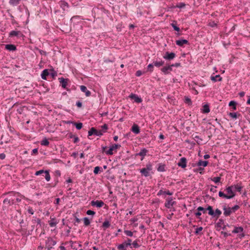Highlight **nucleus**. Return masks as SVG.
I'll return each instance as SVG.
<instances>
[{"label":"nucleus","instance_id":"f257e3e1","mask_svg":"<svg viewBox=\"0 0 250 250\" xmlns=\"http://www.w3.org/2000/svg\"><path fill=\"white\" fill-rule=\"evenodd\" d=\"M233 185L226 187L225 190L228 193V195L226 194L224 192L220 191L218 195L220 197L224 198L227 199H230L233 198L235 196V193L233 191Z\"/></svg>","mask_w":250,"mask_h":250},{"label":"nucleus","instance_id":"f03ea898","mask_svg":"<svg viewBox=\"0 0 250 250\" xmlns=\"http://www.w3.org/2000/svg\"><path fill=\"white\" fill-rule=\"evenodd\" d=\"M152 170V165L150 162H148L146 165V167L140 169V173L142 176L147 177L153 174Z\"/></svg>","mask_w":250,"mask_h":250},{"label":"nucleus","instance_id":"7ed1b4c3","mask_svg":"<svg viewBox=\"0 0 250 250\" xmlns=\"http://www.w3.org/2000/svg\"><path fill=\"white\" fill-rule=\"evenodd\" d=\"M51 76L53 79H55L57 76V73L54 69H45L42 71L41 75V78L44 80H47V76Z\"/></svg>","mask_w":250,"mask_h":250},{"label":"nucleus","instance_id":"20e7f679","mask_svg":"<svg viewBox=\"0 0 250 250\" xmlns=\"http://www.w3.org/2000/svg\"><path fill=\"white\" fill-rule=\"evenodd\" d=\"M93 135L101 137L103 135V132L101 130H98L94 127H91L88 131V136H90Z\"/></svg>","mask_w":250,"mask_h":250},{"label":"nucleus","instance_id":"39448f33","mask_svg":"<svg viewBox=\"0 0 250 250\" xmlns=\"http://www.w3.org/2000/svg\"><path fill=\"white\" fill-rule=\"evenodd\" d=\"M31 230H27L26 229H21L19 230V232L21 233V235L23 236H28L29 235H31L32 234V232L35 229V226L32 225Z\"/></svg>","mask_w":250,"mask_h":250},{"label":"nucleus","instance_id":"423d86ee","mask_svg":"<svg viewBox=\"0 0 250 250\" xmlns=\"http://www.w3.org/2000/svg\"><path fill=\"white\" fill-rule=\"evenodd\" d=\"M176 203L175 201H173L172 197H169L166 199L165 207L167 208H171Z\"/></svg>","mask_w":250,"mask_h":250},{"label":"nucleus","instance_id":"0eeeda50","mask_svg":"<svg viewBox=\"0 0 250 250\" xmlns=\"http://www.w3.org/2000/svg\"><path fill=\"white\" fill-rule=\"evenodd\" d=\"M83 19H84L83 18L82 16L76 15V16H73L70 19V21L71 23L73 22V25H75L78 24L80 23V22L81 21V20H83Z\"/></svg>","mask_w":250,"mask_h":250},{"label":"nucleus","instance_id":"6e6552de","mask_svg":"<svg viewBox=\"0 0 250 250\" xmlns=\"http://www.w3.org/2000/svg\"><path fill=\"white\" fill-rule=\"evenodd\" d=\"M23 36L21 31L19 30H12L9 33V37L10 38L16 37L18 38H20Z\"/></svg>","mask_w":250,"mask_h":250},{"label":"nucleus","instance_id":"1a4fd4ad","mask_svg":"<svg viewBox=\"0 0 250 250\" xmlns=\"http://www.w3.org/2000/svg\"><path fill=\"white\" fill-rule=\"evenodd\" d=\"M60 83V86H62L63 89H66L68 83L70 81L68 78H64L63 77L59 78L58 79Z\"/></svg>","mask_w":250,"mask_h":250},{"label":"nucleus","instance_id":"9d476101","mask_svg":"<svg viewBox=\"0 0 250 250\" xmlns=\"http://www.w3.org/2000/svg\"><path fill=\"white\" fill-rule=\"evenodd\" d=\"M176 57V54L174 52H166L163 56V58L167 61H171L174 59Z\"/></svg>","mask_w":250,"mask_h":250},{"label":"nucleus","instance_id":"9b49d317","mask_svg":"<svg viewBox=\"0 0 250 250\" xmlns=\"http://www.w3.org/2000/svg\"><path fill=\"white\" fill-rule=\"evenodd\" d=\"M161 71L165 75H167L170 74V72L172 71V67L170 64L167 63L166 66L161 69Z\"/></svg>","mask_w":250,"mask_h":250},{"label":"nucleus","instance_id":"f8f14e48","mask_svg":"<svg viewBox=\"0 0 250 250\" xmlns=\"http://www.w3.org/2000/svg\"><path fill=\"white\" fill-rule=\"evenodd\" d=\"M121 147V145L119 144H114L109 147L108 150L105 151L106 154L108 155H111L113 154V151Z\"/></svg>","mask_w":250,"mask_h":250},{"label":"nucleus","instance_id":"ddd939ff","mask_svg":"<svg viewBox=\"0 0 250 250\" xmlns=\"http://www.w3.org/2000/svg\"><path fill=\"white\" fill-rule=\"evenodd\" d=\"M128 97L131 100H133L136 103H141L143 101L142 99L135 94L131 93Z\"/></svg>","mask_w":250,"mask_h":250},{"label":"nucleus","instance_id":"4468645a","mask_svg":"<svg viewBox=\"0 0 250 250\" xmlns=\"http://www.w3.org/2000/svg\"><path fill=\"white\" fill-rule=\"evenodd\" d=\"M187 159L185 157L180 158L179 161L177 163V165L182 168H185L187 167Z\"/></svg>","mask_w":250,"mask_h":250},{"label":"nucleus","instance_id":"2eb2a0df","mask_svg":"<svg viewBox=\"0 0 250 250\" xmlns=\"http://www.w3.org/2000/svg\"><path fill=\"white\" fill-rule=\"evenodd\" d=\"M223 209L224 210V215L225 216H229L232 213V211L230 207H227L226 205H224L223 207Z\"/></svg>","mask_w":250,"mask_h":250},{"label":"nucleus","instance_id":"dca6fc26","mask_svg":"<svg viewBox=\"0 0 250 250\" xmlns=\"http://www.w3.org/2000/svg\"><path fill=\"white\" fill-rule=\"evenodd\" d=\"M91 205L92 206H95L97 208H100L104 206V203L102 200H93L91 202Z\"/></svg>","mask_w":250,"mask_h":250},{"label":"nucleus","instance_id":"f3484780","mask_svg":"<svg viewBox=\"0 0 250 250\" xmlns=\"http://www.w3.org/2000/svg\"><path fill=\"white\" fill-rule=\"evenodd\" d=\"M59 4H60L61 8L63 11H67L68 10V9L69 8V4L67 2H66L64 0H61L59 2Z\"/></svg>","mask_w":250,"mask_h":250},{"label":"nucleus","instance_id":"a211bd4d","mask_svg":"<svg viewBox=\"0 0 250 250\" xmlns=\"http://www.w3.org/2000/svg\"><path fill=\"white\" fill-rule=\"evenodd\" d=\"M176 44L179 46H183L184 44H188V41L186 39H180L176 40Z\"/></svg>","mask_w":250,"mask_h":250},{"label":"nucleus","instance_id":"6ab92c4d","mask_svg":"<svg viewBox=\"0 0 250 250\" xmlns=\"http://www.w3.org/2000/svg\"><path fill=\"white\" fill-rule=\"evenodd\" d=\"M4 204L12 205L15 203V201L12 197L6 198L3 201Z\"/></svg>","mask_w":250,"mask_h":250},{"label":"nucleus","instance_id":"aec40b11","mask_svg":"<svg viewBox=\"0 0 250 250\" xmlns=\"http://www.w3.org/2000/svg\"><path fill=\"white\" fill-rule=\"evenodd\" d=\"M18 10L21 12L24 11L25 13V16L27 18H28L29 17V15H30L29 11L26 7L23 6V7H22L21 6H19L18 7Z\"/></svg>","mask_w":250,"mask_h":250},{"label":"nucleus","instance_id":"412c9836","mask_svg":"<svg viewBox=\"0 0 250 250\" xmlns=\"http://www.w3.org/2000/svg\"><path fill=\"white\" fill-rule=\"evenodd\" d=\"M31 222L33 224L32 225H34L36 223L37 224V227H38V226H42V222L40 218H38L36 217L33 216Z\"/></svg>","mask_w":250,"mask_h":250},{"label":"nucleus","instance_id":"4be33fe9","mask_svg":"<svg viewBox=\"0 0 250 250\" xmlns=\"http://www.w3.org/2000/svg\"><path fill=\"white\" fill-rule=\"evenodd\" d=\"M57 244V242L54 240L51 237H49L47 238V239L45 241V244L46 245L54 246Z\"/></svg>","mask_w":250,"mask_h":250},{"label":"nucleus","instance_id":"5701e85b","mask_svg":"<svg viewBox=\"0 0 250 250\" xmlns=\"http://www.w3.org/2000/svg\"><path fill=\"white\" fill-rule=\"evenodd\" d=\"M148 152V150L145 148H144L141 150V151L137 153L136 155H139L142 157L141 160H143L145 157V156L146 155L147 152Z\"/></svg>","mask_w":250,"mask_h":250},{"label":"nucleus","instance_id":"b1692460","mask_svg":"<svg viewBox=\"0 0 250 250\" xmlns=\"http://www.w3.org/2000/svg\"><path fill=\"white\" fill-rule=\"evenodd\" d=\"M5 49L9 51H14L17 50L16 46L12 44H6L5 46Z\"/></svg>","mask_w":250,"mask_h":250},{"label":"nucleus","instance_id":"393cba45","mask_svg":"<svg viewBox=\"0 0 250 250\" xmlns=\"http://www.w3.org/2000/svg\"><path fill=\"white\" fill-rule=\"evenodd\" d=\"M81 90L85 93V96L86 97H89L91 95V92L87 90V87L84 85H81L80 86Z\"/></svg>","mask_w":250,"mask_h":250},{"label":"nucleus","instance_id":"a878e982","mask_svg":"<svg viewBox=\"0 0 250 250\" xmlns=\"http://www.w3.org/2000/svg\"><path fill=\"white\" fill-rule=\"evenodd\" d=\"M131 130L135 134H138L140 132V129L139 126L136 124H134L132 127Z\"/></svg>","mask_w":250,"mask_h":250},{"label":"nucleus","instance_id":"bb28decb","mask_svg":"<svg viewBox=\"0 0 250 250\" xmlns=\"http://www.w3.org/2000/svg\"><path fill=\"white\" fill-rule=\"evenodd\" d=\"M157 170L159 172H165L166 171V165L162 163H159L158 165Z\"/></svg>","mask_w":250,"mask_h":250},{"label":"nucleus","instance_id":"cd10ccee","mask_svg":"<svg viewBox=\"0 0 250 250\" xmlns=\"http://www.w3.org/2000/svg\"><path fill=\"white\" fill-rule=\"evenodd\" d=\"M208 164V162L207 161H203L202 160H199L198 162L197 163L196 165L198 167H207Z\"/></svg>","mask_w":250,"mask_h":250},{"label":"nucleus","instance_id":"c85d7f7f","mask_svg":"<svg viewBox=\"0 0 250 250\" xmlns=\"http://www.w3.org/2000/svg\"><path fill=\"white\" fill-rule=\"evenodd\" d=\"M244 231V229L242 227H234V229L232 231L233 233H238L243 232Z\"/></svg>","mask_w":250,"mask_h":250},{"label":"nucleus","instance_id":"c756f323","mask_svg":"<svg viewBox=\"0 0 250 250\" xmlns=\"http://www.w3.org/2000/svg\"><path fill=\"white\" fill-rule=\"evenodd\" d=\"M49 225L51 227H54L56 226L58 223V221H57L55 218L50 217V220L48 222Z\"/></svg>","mask_w":250,"mask_h":250},{"label":"nucleus","instance_id":"7c9ffc66","mask_svg":"<svg viewBox=\"0 0 250 250\" xmlns=\"http://www.w3.org/2000/svg\"><path fill=\"white\" fill-rule=\"evenodd\" d=\"M210 112L209 106L208 104H205L203 106L202 112L203 113H208Z\"/></svg>","mask_w":250,"mask_h":250},{"label":"nucleus","instance_id":"2f4dec72","mask_svg":"<svg viewBox=\"0 0 250 250\" xmlns=\"http://www.w3.org/2000/svg\"><path fill=\"white\" fill-rule=\"evenodd\" d=\"M210 79L213 82H220L222 81V77L220 76V75H216L215 76H211L210 77Z\"/></svg>","mask_w":250,"mask_h":250},{"label":"nucleus","instance_id":"473e14b6","mask_svg":"<svg viewBox=\"0 0 250 250\" xmlns=\"http://www.w3.org/2000/svg\"><path fill=\"white\" fill-rule=\"evenodd\" d=\"M172 192H170L169 190L163 191L162 189L160 190L157 193L158 196H160L163 194H166L168 195H172Z\"/></svg>","mask_w":250,"mask_h":250},{"label":"nucleus","instance_id":"72a5a7b5","mask_svg":"<svg viewBox=\"0 0 250 250\" xmlns=\"http://www.w3.org/2000/svg\"><path fill=\"white\" fill-rule=\"evenodd\" d=\"M132 240L130 238H127L126 240L124 241L123 242V244H124L125 246L127 248L128 247L131 248V244Z\"/></svg>","mask_w":250,"mask_h":250},{"label":"nucleus","instance_id":"f704fd0d","mask_svg":"<svg viewBox=\"0 0 250 250\" xmlns=\"http://www.w3.org/2000/svg\"><path fill=\"white\" fill-rule=\"evenodd\" d=\"M170 25L172 27V28L175 31L178 32H180V29L179 27L177 26L176 21H173V22L171 23H170Z\"/></svg>","mask_w":250,"mask_h":250},{"label":"nucleus","instance_id":"c9c22d12","mask_svg":"<svg viewBox=\"0 0 250 250\" xmlns=\"http://www.w3.org/2000/svg\"><path fill=\"white\" fill-rule=\"evenodd\" d=\"M21 1V0H9V4L13 6L19 5Z\"/></svg>","mask_w":250,"mask_h":250},{"label":"nucleus","instance_id":"e433bc0d","mask_svg":"<svg viewBox=\"0 0 250 250\" xmlns=\"http://www.w3.org/2000/svg\"><path fill=\"white\" fill-rule=\"evenodd\" d=\"M138 241H139V240L138 239H136L135 241H134L133 242H131V248L130 249H132V248H135V249L139 248L140 247V245L138 243Z\"/></svg>","mask_w":250,"mask_h":250},{"label":"nucleus","instance_id":"4c0bfd02","mask_svg":"<svg viewBox=\"0 0 250 250\" xmlns=\"http://www.w3.org/2000/svg\"><path fill=\"white\" fill-rule=\"evenodd\" d=\"M110 226V222L106 219L102 224V227L104 228V230L108 229Z\"/></svg>","mask_w":250,"mask_h":250},{"label":"nucleus","instance_id":"58836bf2","mask_svg":"<svg viewBox=\"0 0 250 250\" xmlns=\"http://www.w3.org/2000/svg\"><path fill=\"white\" fill-rule=\"evenodd\" d=\"M237 103L234 101H231L229 104V105L231 107L233 110H236Z\"/></svg>","mask_w":250,"mask_h":250},{"label":"nucleus","instance_id":"ea45409f","mask_svg":"<svg viewBox=\"0 0 250 250\" xmlns=\"http://www.w3.org/2000/svg\"><path fill=\"white\" fill-rule=\"evenodd\" d=\"M225 221L224 219L220 218L219 219L218 222L215 224V227L222 228V225H224Z\"/></svg>","mask_w":250,"mask_h":250},{"label":"nucleus","instance_id":"a19ab883","mask_svg":"<svg viewBox=\"0 0 250 250\" xmlns=\"http://www.w3.org/2000/svg\"><path fill=\"white\" fill-rule=\"evenodd\" d=\"M221 213V211L218 208H217L215 209V211H214V214H213V215H211V216L212 217H216V218H218L220 216Z\"/></svg>","mask_w":250,"mask_h":250},{"label":"nucleus","instance_id":"79ce46f5","mask_svg":"<svg viewBox=\"0 0 250 250\" xmlns=\"http://www.w3.org/2000/svg\"><path fill=\"white\" fill-rule=\"evenodd\" d=\"M154 62V65L155 66L157 67H159L161 66H163L164 64V61H159V62H158V61H154L153 62Z\"/></svg>","mask_w":250,"mask_h":250},{"label":"nucleus","instance_id":"37998d69","mask_svg":"<svg viewBox=\"0 0 250 250\" xmlns=\"http://www.w3.org/2000/svg\"><path fill=\"white\" fill-rule=\"evenodd\" d=\"M49 144V142L46 138H44L41 142L42 146H48Z\"/></svg>","mask_w":250,"mask_h":250},{"label":"nucleus","instance_id":"c03bdc74","mask_svg":"<svg viewBox=\"0 0 250 250\" xmlns=\"http://www.w3.org/2000/svg\"><path fill=\"white\" fill-rule=\"evenodd\" d=\"M103 171V168L99 166L95 167L93 172L95 174H98L101 172Z\"/></svg>","mask_w":250,"mask_h":250},{"label":"nucleus","instance_id":"a18cd8bd","mask_svg":"<svg viewBox=\"0 0 250 250\" xmlns=\"http://www.w3.org/2000/svg\"><path fill=\"white\" fill-rule=\"evenodd\" d=\"M228 115L229 117H230L232 119H236L238 117V114L237 112H229ZM238 116H240V114H239Z\"/></svg>","mask_w":250,"mask_h":250},{"label":"nucleus","instance_id":"49530a36","mask_svg":"<svg viewBox=\"0 0 250 250\" xmlns=\"http://www.w3.org/2000/svg\"><path fill=\"white\" fill-rule=\"evenodd\" d=\"M207 210H208V214L211 216L214 214V210H213L212 207L210 206H208L207 208H206Z\"/></svg>","mask_w":250,"mask_h":250},{"label":"nucleus","instance_id":"de8ad7c7","mask_svg":"<svg viewBox=\"0 0 250 250\" xmlns=\"http://www.w3.org/2000/svg\"><path fill=\"white\" fill-rule=\"evenodd\" d=\"M221 177H215L213 178H210V180L214 182L215 184L220 183L221 180Z\"/></svg>","mask_w":250,"mask_h":250},{"label":"nucleus","instance_id":"09e8293b","mask_svg":"<svg viewBox=\"0 0 250 250\" xmlns=\"http://www.w3.org/2000/svg\"><path fill=\"white\" fill-rule=\"evenodd\" d=\"M73 125L75 126L76 128L78 130L81 129L83 127V124L82 123H73Z\"/></svg>","mask_w":250,"mask_h":250},{"label":"nucleus","instance_id":"8fccbe9b","mask_svg":"<svg viewBox=\"0 0 250 250\" xmlns=\"http://www.w3.org/2000/svg\"><path fill=\"white\" fill-rule=\"evenodd\" d=\"M44 173L45 180L47 182L49 181L50 180V175L49 170H46Z\"/></svg>","mask_w":250,"mask_h":250},{"label":"nucleus","instance_id":"3c124183","mask_svg":"<svg viewBox=\"0 0 250 250\" xmlns=\"http://www.w3.org/2000/svg\"><path fill=\"white\" fill-rule=\"evenodd\" d=\"M185 103L189 105H191L192 104L190 98L188 97H185Z\"/></svg>","mask_w":250,"mask_h":250},{"label":"nucleus","instance_id":"603ef678","mask_svg":"<svg viewBox=\"0 0 250 250\" xmlns=\"http://www.w3.org/2000/svg\"><path fill=\"white\" fill-rule=\"evenodd\" d=\"M117 249L118 250H126V248L125 246L123 243L117 246Z\"/></svg>","mask_w":250,"mask_h":250},{"label":"nucleus","instance_id":"864d4df0","mask_svg":"<svg viewBox=\"0 0 250 250\" xmlns=\"http://www.w3.org/2000/svg\"><path fill=\"white\" fill-rule=\"evenodd\" d=\"M233 186H234L233 189H235V190H236L238 192H240L242 188V187L238 185H234Z\"/></svg>","mask_w":250,"mask_h":250},{"label":"nucleus","instance_id":"5fc2aeb1","mask_svg":"<svg viewBox=\"0 0 250 250\" xmlns=\"http://www.w3.org/2000/svg\"><path fill=\"white\" fill-rule=\"evenodd\" d=\"M84 224L85 226H88L90 225V222L87 217H84L83 219Z\"/></svg>","mask_w":250,"mask_h":250},{"label":"nucleus","instance_id":"6e6d98bb","mask_svg":"<svg viewBox=\"0 0 250 250\" xmlns=\"http://www.w3.org/2000/svg\"><path fill=\"white\" fill-rule=\"evenodd\" d=\"M102 130H101L103 133L105 132L108 129V125L106 124H104L101 126Z\"/></svg>","mask_w":250,"mask_h":250},{"label":"nucleus","instance_id":"4d7b16f0","mask_svg":"<svg viewBox=\"0 0 250 250\" xmlns=\"http://www.w3.org/2000/svg\"><path fill=\"white\" fill-rule=\"evenodd\" d=\"M124 233L127 236H130V237H132L133 235V232L130 231V230H124Z\"/></svg>","mask_w":250,"mask_h":250},{"label":"nucleus","instance_id":"13d9d810","mask_svg":"<svg viewBox=\"0 0 250 250\" xmlns=\"http://www.w3.org/2000/svg\"><path fill=\"white\" fill-rule=\"evenodd\" d=\"M197 210L201 212L202 211L203 213H205L207 211V209L202 207H199L197 208Z\"/></svg>","mask_w":250,"mask_h":250},{"label":"nucleus","instance_id":"bf43d9fd","mask_svg":"<svg viewBox=\"0 0 250 250\" xmlns=\"http://www.w3.org/2000/svg\"><path fill=\"white\" fill-rule=\"evenodd\" d=\"M154 62H153L152 63H150L147 66V68H148V70L150 71V72H152L153 71V67H154Z\"/></svg>","mask_w":250,"mask_h":250},{"label":"nucleus","instance_id":"052dcab7","mask_svg":"<svg viewBox=\"0 0 250 250\" xmlns=\"http://www.w3.org/2000/svg\"><path fill=\"white\" fill-rule=\"evenodd\" d=\"M185 6H186L185 3H184L183 2H179V3H177L176 7L181 9V8H184L185 7Z\"/></svg>","mask_w":250,"mask_h":250},{"label":"nucleus","instance_id":"680f3d73","mask_svg":"<svg viewBox=\"0 0 250 250\" xmlns=\"http://www.w3.org/2000/svg\"><path fill=\"white\" fill-rule=\"evenodd\" d=\"M203 228L202 227H198L197 228L195 232H194V233L196 234V235H198L200 234V232L202 230H203Z\"/></svg>","mask_w":250,"mask_h":250},{"label":"nucleus","instance_id":"e2e57ef3","mask_svg":"<svg viewBox=\"0 0 250 250\" xmlns=\"http://www.w3.org/2000/svg\"><path fill=\"white\" fill-rule=\"evenodd\" d=\"M35 49L39 52L41 55L46 56L47 55V53L43 50H41L39 49L38 47H36Z\"/></svg>","mask_w":250,"mask_h":250},{"label":"nucleus","instance_id":"0e129e2a","mask_svg":"<svg viewBox=\"0 0 250 250\" xmlns=\"http://www.w3.org/2000/svg\"><path fill=\"white\" fill-rule=\"evenodd\" d=\"M45 171V170H44L43 169H41V170H40L39 171H37L35 172V175H36V176H39V175H40L42 174V173H44Z\"/></svg>","mask_w":250,"mask_h":250},{"label":"nucleus","instance_id":"69168bd1","mask_svg":"<svg viewBox=\"0 0 250 250\" xmlns=\"http://www.w3.org/2000/svg\"><path fill=\"white\" fill-rule=\"evenodd\" d=\"M240 208V207L238 205H235L231 209L232 211V212H235L236 210H237Z\"/></svg>","mask_w":250,"mask_h":250},{"label":"nucleus","instance_id":"338daca9","mask_svg":"<svg viewBox=\"0 0 250 250\" xmlns=\"http://www.w3.org/2000/svg\"><path fill=\"white\" fill-rule=\"evenodd\" d=\"M204 169V167H199L198 168L194 170V171H199V172L201 174H203V170Z\"/></svg>","mask_w":250,"mask_h":250},{"label":"nucleus","instance_id":"774afa93","mask_svg":"<svg viewBox=\"0 0 250 250\" xmlns=\"http://www.w3.org/2000/svg\"><path fill=\"white\" fill-rule=\"evenodd\" d=\"M221 234L223 235L224 238H227L229 236H230L231 234L227 232L226 231H221Z\"/></svg>","mask_w":250,"mask_h":250}]
</instances>
